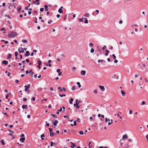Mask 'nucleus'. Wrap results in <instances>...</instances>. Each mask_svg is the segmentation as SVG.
I'll use <instances>...</instances> for the list:
<instances>
[{
	"mask_svg": "<svg viewBox=\"0 0 148 148\" xmlns=\"http://www.w3.org/2000/svg\"><path fill=\"white\" fill-rule=\"evenodd\" d=\"M15 82L16 83H18L19 82V81L18 80H17V79H16L15 80Z\"/></svg>",
	"mask_w": 148,
	"mask_h": 148,
	"instance_id": "nucleus-56",
	"label": "nucleus"
},
{
	"mask_svg": "<svg viewBox=\"0 0 148 148\" xmlns=\"http://www.w3.org/2000/svg\"><path fill=\"white\" fill-rule=\"evenodd\" d=\"M58 12L60 13H62L63 12V10L61 9L60 8H59L58 10Z\"/></svg>",
	"mask_w": 148,
	"mask_h": 148,
	"instance_id": "nucleus-18",
	"label": "nucleus"
},
{
	"mask_svg": "<svg viewBox=\"0 0 148 148\" xmlns=\"http://www.w3.org/2000/svg\"><path fill=\"white\" fill-rule=\"evenodd\" d=\"M1 143H2V144L3 145H5V143L4 142V140H3V139L2 140H1Z\"/></svg>",
	"mask_w": 148,
	"mask_h": 148,
	"instance_id": "nucleus-30",
	"label": "nucleus"
},
{
	"mask_svg": "<svg viewBox=\"0 0 148 148\" xmlns=\"http://www.w3.org/2000/svg\"><path fill=\"white\" fill-rule=\"evenodd\" d=\"M83 19H85V20L84 22L85 23L87 24L88 23V21L87 18H83Z\"/></svg>",
	"mask_w": 148,
	"mask_h": 148,
	"instance_id": "nucleus-19",
	"label": "nucleus"
},
{
	"mask_svg": "<svg viewBox=\"0 0 148 148\" xmlns=\"http://www.w3.org/2000/svg\"><path fill=\"white\" fill-rule=\"evenodd\" d=\"M1 31H5V29L3 27V28H2V29H1Z\"/></svg>",
	"mask_w": 148,
	"mask_h": 148,
	"instance_id": "nucleus-53",
	"label": "nucleus"
},
{
	"mask_svg": "<svg viewBox=\"0 0 148 148\" xmlns=\"http://www.w3.org/2000/svg\"><path fill=\"white\" fill-rule=\"evenodd\" d=\"M17 35V34L16 32L12 31L9 34H8V37L9 38H13L16 36Z\"/></svg>",
	"mask_w": 148,
	"mask_h": 148,
	"instance_id": "nucleus-1",
	"label": "nucleus"
},
{
	"mask_svg": "<svg viewBox=\"0 0 148 148\" xmlns=\"http://www.w3.org/2000/svg\"><path fill=\"white\" fill-rule=\"evenodd\" d=\"M86 71H85L83 70L81 71V74L82 75H85Z\"/></svg>",
	"mask_w": 148,
	"mask_h": 148,
	"instance_id": "nucleus-6",
	"label": "nucleus"
},
{
	"mask_svg": "<svg viewBox=\"0 0 148 148\" xmlns=\"http://www.w3.org/2000/svg\"><path fill=\"white\" fill-rule=\"evenodd\" d=\"M121 92L123 97H125V93L123 90H121Z\"/></svg>",
	"mask_w": 148,
	"mask_h": 148,
	"instance_id": "nucleus-8",
	"label": "nucleus"
},
{
	"mask_svg": "<svg viewBox=\"0 0 148 148\" xmlns=\"http://www.w3.org/2000/svg\"><path fill=\"white\" fill-rule=\"evenodd\" d=\"M22 64H26L25 62V60L22 61Z\"/></svg>",
	"mask_w": 148,
	"mask_h": 148,
	"instance_id": "nucleus-55",
	"label": "nucleus"
},
{
	"mask_svg": "<svg viewBox=\"0 0 148 148\" xmlns=\"http://www.w3.org/2000/svg\"><path fill=\"white\" fill-rule=\"evenodd\" d=\"M110 121H111V122H109V123H108V125H110L112 123V119H111Z\"/></svg>",
	"mask_w": 148,
	"mask_h": 148,
	"instance_id": "nucleus-28",
	"label": "nucleus"
},
{
	"mask_svg": "<svg viewBox=\"0 0 148 148\" xmlns=\"http://www.w3.org/2000/svg\"><path fill=\"white\" fill-rule=\"evenodd\" d=\"M145 101H143L142 102V105H144L145 104Z\"/></svg>",
	"mask_w": 148,
	"mask_h": 148,
	"instance_id": "nucleus-45",
	"label": "nucleus"
},
{
	"mask_svg": "<svg viewBox=\"0 0 148 148\" xmlns=\"http://www.w3.org/2000/svg\"><path fill=\"white\" fill-rule=\"evenodd\" d=\"M29 73H30V74H31V75L32 77H33V75L34 74V72H33L32 71V70H31L30 72H29Z\"/></svg>",
	"mask_w": 148,
	"mask_h": 148,
	"instance_id": "nucleus-24",
	"label": "nucleus"
},
{
	"mask_svg": "<svg viewBox=\"0 0 148 148\" xmlns=\"http://www.w3.org/2000/svg\"><path fill=\"white\" fill-rule=\"evenodd\" d=\"M71 143H72L73 145V146H71V148H73L75 146V145L74 143L71 142Z\"/></svg>",
	"mask_w": 148,
	"mask_h": 148,
	"instance_id": "nucleus-25",
	"label": "nucleus"
},
{
	"mask_svg": "<svg viewBox=\"0 0 148 148\" xmlns=\"http://www.w3.org/2000/svg\"><path fill=\"white\" fill-rule=\"evenodd\" d=\"M58 122V120H56L54 121H52V123L54 126H56Z\"/></svg>",
	"mask_w": 148,
	"mask_h": 148,
	"instance_id": "nucleus-4",
	"label": "nucleus"
},
{
	"mask_svg": "<svg viewBox=\"0 0 148 148\" xmlns=\"http://www.w3.org/2000/svg\"><path fill=\"white\" fill-rule=\"evenodd\" d=\"M68 110H69V111L71 113V109L70 108H69Z\"/></svg>",
	"mask_w": 148,
	"mask_h": 148,
	"instance_id": "nucleus-63",
	"label": "nucleus"
},
{
	"mask_svg": "<svg viewBox=\"0 0 148 148\" xmlns=\"http://www.w3.org/2000/svg\"><path fill=\"white\" fill-rule=\"evenodd\" d=\"M112 56L113 57L114 59H116V57L114 54H113L112 55Z\"/></svg>",
	"mask_w": 148,
	"mask_h": 148,
	"instance_id": "nucleus-33",
	"label": "nucleus"
},
{
	"mask_svg": "<svg viewBox=\"0 0 148 148\" xmlns=\"http://www.w3.org/2000/svg\"><path fill=\"white\" fill-rule=\"evenodd\" d=\"M77 121L79 122H80V119L79 118H78L77 120Z\"/></svg>",
	"mask_w": 148,
	"mask_h": 148,
	"instance_id": "nucleus-57",
	"label": "nucleus"
},
{
	"mask_svg": "<svg viewBox=\"0 0 148 148\" xmlns=\"http://www.w3.org/2000/svg\"><path fill=\"white\" fill-rule=\"evenodd\" d=\"M73 123H74L73 125L74 126H76V121H74V122H73Z\"/></svg>",
	"mask_w": 148,
	"mask_h": 148,
	"instance_id": "nucleus-51",
	"label": "nucleus"
},
{
	"mask_svg": "<svg viewBox=\"0 0 148 148\" xmlns=\"http://www.w3.org/2000/svg\"><path fill=\"white\" fill-rule=\"evenodd\" d=\"M62 110V108H60L59 110H58V111L59 112H61Z\"/></svg>",
	"mask_w": 148,
	"mask_h": 148,
	"instance_id": "nucleus-52",
	"label": "nucleus"
},
{
	"mask_svg": "<svg viewBox=\"0 0 148 148\" xmlns=\"http://www.w3.org/2000/svg\"><path fill=\"white\" fill-rule=\"evenodd\" d=\"M41 63H42V61L41 60H39L38 61V65H40L41 64Z\"/></svg>",
	"mask_w": 148,
	"mask_h": 148,
	"instance_id": "nucleus-27",
	"label": "nucleus"
},
{
	"mask_svg": "<svg viewBox=\"0 0 148 148\" xmlns=\"http://www.w3.org/2000/svg\"><path fill=\"white\" fill-rule=\"evenodd\" d=\"M27 88L28 89L30 88V84H27Z\"/></svg>",
	"mask_w": 148,
	"mask_h": 148,
	"instance_id": "nucleus-50",
	"label": "nucleus"
},
{
	"mask_svg": "<svg viewBox=\"0 0 148 148\" xmlns=\"http://www.w3.org/2000/svg\"><path fill=\"white\" fill-rule=\"evenodd\" d=\"M105 122L107 123L108 121H110V119H108L107 118H106L105 119Z\"/></svg>",
	"mask_w": 148,
	"mask_h": 148,
	"instance_id": "nucleus-22",
	"label": "nucleus"
},
{
	"mask_svg": "<svg viewBox=\"0 0 148 148\" xmlns=\"http://www.w3.org/2000/svg\"><path fill=\"white\" fill-rule=\"evenodd\" d=\"M78 21L80 22H81L82 21V18H79L78 19Z\"/></svg>",
	"mask_w": 148,
	"mask_h": 148,
	"instance_id": "nucleus-48",
	"label": "nucleus"
},
{
	"mask_svg": "<svg viewBox=\"0 0 148 148\" xmlns=\"http://www.w3.org/2000/svg\"><path fill=\"white\" fill-rule=\"evenodd\" d=\"M44 8H41L40 9V11L41 12H43L44 10Z\"/></svg>",
	"mask_w": 148,
	"mask_h": 148,
	"instance_id": "nucleus-40",
	"label": "nucleus"
},
{
	"mask_svg": "<svg viewBox=\"0 0 148 148\" xmlns=\"http://www.w3.org/2000/svg\"><path fill=\"white\" fill-rule=\"evenodd\" d=\"M2 62L3 64L5 65H6L8 64V62L7 61L4 60H3V61Z\"/></svg>",
	"mask_w": 148,
	"mask_h": 148,
	"instance_id": "nucleus-9",
	"label": "nucleus"
},
{
	"mask_svg": "<svg viewBox=\"0 0 148 148\" xmlns=\"http://www.w3.org/2000/svg\"><path fill=\"white\" fill-rule=\"evenodd\" d=\"M44 137V134H43L41 135V138H42Z\"/></svg>",
	"mask_w": 148,
	"mask_h": 148,
	"instance_id": "nucleus-59",
	"label": "nucleus"
},
{
	"mask_svg": "<svg viewBox=\"0 0 148 148\" xmlns=\"http://www.w3.org/2000/svg\"><path fill=\"white\" fill-rule=\"evenodd\" d=\"M45 8V11H47L48 10V6L47 5H44Z\"/></svg>",
	"mask_w": 148,
	"mask_h": 148,
	"instance_id": "nucleus-7",
	"label": "nucleus"
},
{
	"mask_svg": "<svg viewBox=\"0 0 148 148\" xmlns=\"http://www.w3.org/2000/svg\"><path fill=\"white\" fill-rule=\"evenodd\" d=\"M5 16L9 18H11L9 16L7 15L6 14L5 15Z\"/></svg>",
	"mask_w": 148,
	"mask_h": 148,
	"instance_id": "nucleus-44",
	"label": "nucleus"
},
{
	"mask_svg": "<svg viewBox=\"0 0 148 148\" xmlns=\"http://www.w3.org/2000/svg\"><path fill=\"white\" fill-rule=\"evenodd\" d=\"M77 84L78 86V88H80L81 87V85L80 84V83L79 82H77Z\"/></svg>",
	"mask_w": 148,
	"mask_h": 148,
	"instance_id": "nucleus-23",
	"label": "nucleus"
},
{
	"mask_svg": "<svg viewBox=\"0 0 148 148\" xmlns=\"http://www.w3.org/2000/svg\"><path fill=\"white\" fill-rule=\"evenodd\" d=\"M93 45V44L92 43H90L89 44V46L90 47H92Z\"/></svg>",
	"mask_w": 148,
	"mask_h": 148,
	"instance_id": "nucleus-26",
	"label": "nucleus"
},
{
	"mask_svg": "<svg viewBox=\"0 0 148 148\" xmlns=\"http://www.w3.org/2000/svg\"><path fill=\"white\" fill-rule=\"evenodd\" d=\"M114 60V63H116L118 62V61L117 60Z\"/></svg>",
	"mask_w": 148,
	"mask_h": 148,
	"instance_id": "nucleus-54",
	"label": "nucleus"
},
{
	"mask_svg": "<svg viewBox=\"0 0 148 148\" xmlns=\"http://www.w3.org/2000/svg\"><path fill=\"white\" fill-rule=\"evenodd\" d=\"M132 110H130L129 111V114H132Z\"/></svg>",
	"mask_w": 148,
	"mask_h": 148,
	"instance_id": "nucleus-60",
	"label": "nucleus"
},
{
	"mask_svg": "<svg viewBox=\"0 0 148 148\" xmlns=\"http://www.w3.org/2000/svg\"><path fill=\"white\" fill-rule=\"evenodd\" d=\"M76 69V68L75 67H73V68H72V71L74 72L75 70Z\"/></svg>",
	"mask_w": 148,
	"mask_h": 148,
	"instance_id": "nucleus-38",
	"label": "nucleus"
},
{
	"mask_svg": "<svg viewBox=\"0 0 148 148\" xmlns=\"http://www.w3.org/2000/svg\"><path fill=\"white\" fill-rule=\"evenodd\" d=\"M79 134H80L82 135L84 134L83 132L82 131H80L79 132Z\"/></svg>",
	"mask_w": 148,
	"mask_h": 148,
	"instance_id": "nucleus-43",
	"label": "nucleus"
},
{
	"mask_svg": "<svg viewBox=\"0 0 148 148\" xmlns=\"http://www.w3.org/2000/svg\"><path fill=\"white\" fill-rule=\"evenodd\" d=\"M52 130H53V129L52 128H49V130L50 132V133L52 132Z\"/></svg>",
	"mask_w": 148,
	"mask_h": 148,
	"instance_id": "nucleus-39",
	"label": "nucleus"
},
{
	"mask_svg": "<svg viewBox=\"0 0 148 148\" xmlns=\"http://www.w3.org/2000/svg\"><path fill=\"white\" fill-rule=\"evenodd\" d=\"M54 144V143L53 142H51V145H50V146L51 147H52V146H53Z\"/></svg>",
	"mask_w": 148,
	"mask_h": 148,
	"instance_id": "nucleus-32",
	"label": "nucleus"
},
{
	"mask_svg": "<svg viewBox=\"0 0 148 148\" xmlns=\"http://www.w3.org/2000/svg\"><path fill=\"white\" fill-rule=\"evenodd\" d=\"M12 55L11 54H9L8 56L7 57L8 59H11V58Z\"/></svg>",
	"mask_w": 148,
	"mask_h": 148,
	"instance_id": "nucleus-15",
	"label": "nucleus"
},
{
	"mask_svg": "<svg viewBox=\"0 0 148 148\" xmlns=\"http://www.w3.org/2000/svg\"><path fill=\"white\" fill-rule=\"evenodd\" d=\"M21 9V7H18L17 10L18 12V13H20V11Z\"/></svg>",
	"mask_w": 148,
	"mask_h": 148,
	"instance_id": "nucleus-14",
	"label": "nucleus"
},
{
	"mask_svg": "<svg viewBox=\"0 0 148 148\" xmlns=\"http://www.w3.org/2000/svg\"><path fill=\"white\" fill-rule=\"evenodd\" d=\"M5 3H2V6L3 7H4L5 6Z\"/></svg>",
	"mask_w": 148,
	"mask_h": 148,
	"instance_id": "nucleus-61",
	"label": "nucleus"
},
{
	"mask_svg": "<svg viewBox=\"0 0 148 148\" xmlns=\"http://www.w3.org/2000/svg\"><path fill=\"white\" fill-rule=\"evenodd\" d=\"M27 100V99L26 98H24L23 99V101H26Z\"/></svg>",
	"mask_w": 148,
	"mask_h": 148,
	"instance_id": "nucleus-58",
	"label": "nucleus"
},
{
	"mask_svg": "<svg viewBox=\"0 0 148 148\" xmlns=\"http://www.w3.org/2000/svg\"><path fill=\"white\" fill-rule=\"evenodd\" d=\"M58 89L60 90L62 92L63 90H64V92H65L66 91V90L65 88H63L62 89L60 87H58Z\"/></svg>",
	"mask_w": 148,
	"mask_h": 148,
	"instance_id": "nucleus-2",
	"label": "nucleus"
},
{
	"mask_svg": "<svg viewBox=\"0 0 148 148\" xmlns=\"http://www.w3.org/2000/svg\"><path fill=\"white\" fill-rule=\"evenodd\" d=\"M22 42H23L26 43L27 42V41L25 39H23L22 40Z\"/></svg>",
	"mask_w": 148,
	"mask_h": 148,
	"instance_id": "nucleus-36",
	"label": "nucleus"
},
{
	"mask_svg": "<svg viewBox=\"0 0 148 148\" xmlns=\"http://www.w3.org/2000/svg\"><path fill=\"white\" fill-rule=\"evenodd\" d=\"M75 89V86H73L72 88V90H74Z\"/></svg>",
	"mask_w": 148,
	"mask_h": 148,
	"instance_id": "nucleus-31",
	"label": "nucleus"
},
{
	"mask_svg": "<svg viewBox=\"0 0 148 148\" xmlns=\"http://www.w3.org/2000/svg\"><path fill=\"white\" fill-rule=\"evenodd\" d=\"M94 49L93 48H91L90 50V52L91 53H94Z\"/></svg>",
	"mask_w": 148,
	"mask_h": 148,
	"instance_id": "nucleus-29",
	"label": "nucleus"
},
{
	"mask_svg": "<svg viewBox=\"0 0 148 148\" xmlns=\"http://www.w3.org/2000/svg\"><path fill=\"white\" fill-rule=\"evenodd\" d=\"M23 49V48L20 47L18 49V51L20 53H23L24 52V51Z\"/></svg>",
	"mask_w": 148,
	"mask_h": 148,
	"instance_id": "nucleus-3",
	"label": "nucleus"
},
{
	"mask_svg": "<svg viewBox=\"0 0 148 148\" xmlns=\"http://www.w3.org/2000/svg\"><path fill=\"white\" fill-rule=\"evenodd\" d=\"M75 104H77V105H78L79 103V102H78V100L77 99H76V103Z\"/></svg>",
	"mask_w": 148,
	"mask_h": 148,
	"instance_id": "nucleus-46",
	"label": "nucleus"
},
{
	"mask_svg": "<svg viewBox=\"0 0 148 148\" xmlns=\"http://www.w3.org/2000/svg\"><path fill=\"white\" fill-rule=\"evenodd\" d=\"M20 140L22 142H24V140H25V138L24 137H23L22 138H20Z\"/></svg>",
	"mask_w": 148,
	"mask_h": 148,
	"instance_id": "nucleus-13",
	"label": "nucleus"
},
{
	"mask_svg": "<svg viewBox=\"0 0 148 148\" xmlns=\"http://www.w3.org/2000/svg\"><path fill=\"white\" fill-rule=\"evenodd\" d=\"M127 138V134H126L123 136L122 139L123 140H124L125 138Z\"/></svg>",
	"mask_w": 148,
	"mask_h": 148,
	"instance_id": "nucleus-12",
	"label": "nucleus"
},
{
	"mask_svg": "<svg viewBox=\"0 0 148 148\" xmlns=\"http://www.w3.org/2000/svg\"><path fill=\"white\" fill-rule=\"evenodd\" d=\"M31 100L33 101H35V97H33L31 98Z\"/></svg>",
	"mask_w": 148,
	"mask_h": 148,
	"instance_id": "nucleus-41",
	"label": "nucleus"
},
{
	"mask_svg": "<svg viewBox=\"0 0 148 148\" xmlns=\"http://www.w3.org/2000/svg\"><path fill=\"white\" fill-rule=\"evenodd\" d=\"M73 98H71L70 99V100L69 101V103L71 104H73Z\"/></svg>",
	"mask_w": 148,
	"mask_h": 148,
	"instance_id": "nucleus-16",
	"label": "nucleus"
},
{
	"mask_svg": "<svg viewBox=\"0 0 148 148\" xmlns=\"http://www.w3.org/2000/svg\"><path fill=\"white\" fill-rule=\"evenodd\" d=\"M49 123H47L46 124V126H49Z\"/></svg>",
	"mask_w": 148,
	"mask_h": 148,
	"instance_id": "nucleus-64",
	"label": "nucleus"
},
{
	"mask_svg": "<svg viewBox=\"0 0 148 148\" xmlns=\"http://www.w3.org/2000/svg\"><path fill=\"white\" fill-rule=\"evenodd\" d=\"M74 106H76V108L77 109H79L80 107L79 105H77V104H74Z\"/></svg>",
	"mask_w": 148,
	"mask_h": 148,
	"instance_id": "nucleus-17",
	"label": "nucleus"
},
{
	"mask_svg": "<svg viewBox=\"0 0 148 148\" xmlns=\"http://www.w3.org/2000/svg\"><path fill=\"white\" fill-rule=\"evenodd\" d=\"M60 69H57V72L58 73H60Z\"/></svg>",
	"mask_w": 148,
	"mask_h": 148,
	"instance_id": "nucleus-49",
	"label": "nucleus"
},
{
	"mask_svg": "<svg viewBox=\"0 0 148 148\" xmlns=\"http://www.w3.org/2000/svg\"><path fill=\"white\" fill-rule=\"evenodd\" d=\"M29 51H27L26 52V53L25 54V56L27 57L29 56Z\"/></svg>",
	"mask_w": 148,
	"mask_h": 148,
	"instance_id": "nucleus-10",
	"label": "nucleus"
},
{
	"mask_svg": "<svg viewBox=\"0 0 148 148\" xmlns=\"http://www.w3.org/2000/svg\"><path fill=\"white\" fill-rule=\"evenodd\" d=\"M8 96H9V95L8 94H7V95H6L5 96V98L6 99H8Z\"/></svg>",
	"mask_w": 148,
	"mask_h": 148,
	"instance_id": "nucleus-62",
	"label": "nucleus"
},
{
	"mask_svg": "<svg viewBox=\"0 0 148 148\" xmlns=\"http://www.w3.org/2000/svg\"><path fill=\"white\" fill-rule=\"evenodd\" d=\"M51 115L53 117H54L56 118H57V116L56 115H55L54 114H51Z\"/></svg>",
	"mask_w": 148,
	"mask_h": 148,
	"instance_id": "nucleus-34",
	"label": "nucleus"
},
{
	"mask_svg": "<svg viewBox=\"0 0 148 148\" xmlns=\"http://www.w3.org/2000/svg\"><path fill=\"white\" fill-rule=\"evenodd\" d=\"M56 134H55L53 132L50 133V136L51 137H52L54 135Z\"/></svg>",
	"mask_w": 148,
	"mask_h": 148,
	"instance_id": "nucleus-20",
	"label": "nucleus"
},
{
	"mask_svg": "<svg viewBox=\"0 0 148 148\" xmlns=\"http://www.w3.org/2000/svg\"><path fill=\"white\" fill-rule=\"evenodd\" d=\"M89 14L88 13H87V14H85L84 15V16H85V17H88L89 16Z\"/></svg>",
	"mask_w": 148,
	"mask_h": 148,
	"instance_id": "nucleus-35",
	"label": "nucleus"
},
{
	"mask_svg": "<svg viewBox=\"0 0 148 148\" xmlns=\"http://www.w3.org/2000/svg\"><path fill=\"white\" fill-rule=\"evenodd\" d=\"M93 92L95 94H97V91L96 90H94Z\"/></svg>",
	"mask_w": 148,
	"mask_h": 148,
	"instance_id": "nucleus-47",
	"label": "nucleus"
},
{
	"mask_svg": "<svg viewBox=\"0 0 148 148\" xmlns=\"http://www.w3.org/2000/svg\"><path fill=\"white\" fill-rule=\"evenodd\" d=\"M8 8L10 9H12V6L11 3H8Z\"/></svg>",
	"mask_w": 148,
	"mask_h": 148,
	"instance_id": "nucleus-5",
	"label": "nucleus"
},
{
	"mask_svg": "<svg viewBox=\"0 0 148 148\" xmlns=\"http://www.w3.org/2000/svg\"><path fill=\"white\" fill-rule=\"evenodd\" d=\"M18 55V53L16 51L15 52V56H17Z\"/></svg>",
	"mask_w": 148,
	"mask_h": 148,
	"instance_id": "nucleus-42",
	"label": "nucleus"
},
{
	"mask_svg": "<svg viewBox=\"0 0 148 148\" xmlns=\"http://www.w3.org/2000/svg\"><path fill=\"white\" fill-rule=\"evenodd\" d=\"M59 95L61 97H62L63 96H66V95L65 94H63L62 95H61L59 94Z\"/></svg>",
	"mask_w": 148,
	"mask_h": 148,
	"instance_id": "nucleus-37",
	"label": "nucleus"
},
{
	"mask_svg": "<svg viewBox=\"0 0 148 148\" xmlns=\"http://www.w3.org/2000/svg\"><path fill=\"white\" fill-rule=\"evenodd\" d=\"M106 53H105V55L106 56H107L108 55V53L109 52V51L107 49L106 50Z\"/></svg>",
	"mask_w": 148,
	"mask_h": 148,
	"instance_id": "nucleus-21",
	"label": "nucleus"
},
{
	"mask_svg": "<svg viewBox=\"0 0 148 148\" xmlns=\"http://www.w3.org/2000/svg\"><path fill=\"white\" fill-rule=\"evenodd\" d=\"M27 106L26 105H23L22 106V108L23 109H24L25 108H26L27 109Z\"/></svg>",
	"mask_w": 148,
	"mask_h": 148,
	"instance_id": "nucleus-11",
	"label": "nucleus"
}]
</instances>
